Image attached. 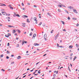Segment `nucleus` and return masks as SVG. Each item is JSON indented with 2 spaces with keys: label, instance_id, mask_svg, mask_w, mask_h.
Wrapping results in <instances>:
<instances>
[{
  "label": "nucleus",
  "instance_id": "10",
  "mask_svg": "<svg viewBox=\"0 0 79 79\" xmlns=\"http://www.w3.org/2000/svg\"><path fill=\"white\" fill-rule=\"evenodd\" d=\"M21 57L20 56H19L17 57V59H18V60H19L20 59H21Z\"/></svg>",
  "mask_w": 79,
  "mask_h": 79
},
{
  "label": "nucleus",
  "instance_id": "30",
  "mask_svg": "<svg viewBox=\"0 0 79 79\" xmlns=\"http://www.w3.org/2000/svg\"><path fill=\"white\" fill-rule=\"evenodd\" d=\"M42 24V22H40L39 24V26H40Z\"/></svg>",
  "mask_w": 79,
  "mask_h": 79
},
{
  "label": "nucleus",
  "instance_id": "12",
  "mask_svg": "<svg viewBox=\"0 0 79 79\" xmlns=\"http://www.w3.org/2000/svg\"><path fill=\"white\" fill-rule=\"evenodd\" d=\"M16 32V31H15V30H12V33L13 34H15V32Z\"/></svg>",
  "mask_w": 79,
  "mask_h": 79
},
{
  "label": "nucleus",
  "instance_id": "20",
  "mask_svg": "<svg viewBox=\"0 0 79 79\" xmlns=\"http://www.w3.org/2000/svg\"><path fill=\"white\" fill-rule=\"evenodd\" d=\"M72 19H73V20H77V19L75 18H73Z\"/></svg>",
  "mask_w": 79,
  "mask_h": 79
},
{
  "label": "nucleus",
  "instance_id": "34",
  "mask_svg": "<svg viewBox=\"0 0 79 79\" xmlns=\"http://www.w3.org/2000/svg\"><path fill=\"white\" fill-rule=\"evenodd\" d=\"M67 19L68 20H70V17H68Z\"/></svg>",
  "mask_w": 79,
  "mask_h": 79
},
{
  "label": "nucleus",
  "instance_id": "25",
  "mask_svg": "<svg viewBox=\"0 0 79 79\" xmlns=\"http://www.w3.org/2000/svg\"><path fill=\"white\" fill-rule=\"evenodd\" d=\"M64 11H65V12H66V13H68V14H69V13H68V11L66 10H64Z\"/></svg>",
  "mask_w": 79,
  "mask_h": 79
},
{
  "label": "nucleus",
  "instance_id": "46",
  "mask_svg": "<svg viewBox=\"0 0 79 79\" xmlns=\"http://www.w3.org/2000/svg\"><path fill=\"white\" fill-rule=\"evenodd\" d=\"M74 31H75V32H77V30L76 29H75L74 30Z\"/></svg>",
  "mask_w": 79,
  "mask_h": 79
},
{
  "label": "nucleus",
  "instance_id": "16",
  "mask_svg": "<svg viewBox=\"0 0 79 79\" xmlns=\"http://www.w3.org/2000/svg\"><path fill=\"white\" fill-rule=\"evenodd\" d=\"M58 7H60V8H61V7H62V5H58Z\"/></svg>",
  "mask_w": 79,
  "mask_h": 79
},
{
  "label": "nucleus",
  "instance_id": "9",
  "mask_svg": "<svg viewBox=\"0 0 79 79\" xmlns=\"http://www.w3.org/2000/svg\"><path fill=\"white\" fill-rule=\"evenodd\" d=\"M68 8L69 9H73L74 8V7H71V6H68Z\"/></svg>",
  "mask_w": 79,
  "mask_h": 79
},
{
  "label": "nucleus",
  "instance_id": "24",
  "mask_svg": "<svg viewBox=\"0 0 79 79\" xmlns=\"http://www.w3.org/2000/svg\"><path fill=\"white\" fill-rule=\"evenodd\" d=\"M76 47H77V48H79V46L78 45H77V44H76Z\"/></svg>",
  "mask_w": 79,
  "mask_h": 79
},
{
  "label": "nucleus",
  "instance_id": "5",
  "mask_svg": "<svg viewBox=\"0 0 79 79\" xmlns=\"http://www.w3.org/2000/svg\"><path fill=\"white\" fill-rule=\"evenodd\" d=\"M22 17L23 18H24V19H25L26 18H28V16H27L26 15H23L22 16Z\"/></svg>",
  "mask_w": 79,
  "mask_h": 79
},
{
  "label": "nucleus",
  "instance_id": "33",
  "mask_svg": "<svg viewBox=\"0 0 79 79\" xmlns=\"http://www.w3.org/2000/svg\"><path fill=\"white\" fill-rule=\"evenodd\" d=\"M53 32V30H52L51 31V33L52 34Z\"/></svg>",
  "mask_w": 79,
  "mask_h": 79
},
{
  "label": "nucleus",
  "instance_id": "17",
  "mask_svg": "<svg viewBox=\"0 0 79 79\" xmlns=\"http://www.w3.org/2000/svg\"><path fill=\"white\" fill-rule=\"evenodd\" d=\"M77 58V57L76 56H75L74 57V58H73V61H74V60H76V58Z\"/></svg>",
  "mask_w": 79,
  "mask_h": 79
},
{
  "label": "nucleus",
  "instance_id": "6",
  "mask_svg": "<svg viewBox=\"0 0 79 79\" xmlns=\"http://www.w3.org/2000/svg\"><path fill=\"white\" fill-rule=\"evenodd\" d=\"M35 37H36V34H35L33 35V37L32 38V39H35Z\"/></svg>",
  "mask_w": 79,
  "mask_h": 79
},
{
  "label": "nucleus",
  "instance_id": "31",
  "mask_svg": "<svg viewBox=\"0 0 79 79\" xmlns=\"http://www.w3.org/2000/svg\"><path fill=\"white\" fill-rule=\"evenodd\" d=\"M58 11L59 12H61V10L59 9L58 10Z\"/></svg>",
  "mask_w": 79,
  "mask_h": 79
},
{
  "label": "nucleus",
  "instance_id": "41",
  "mask_svg": "<svg viewBox=\"0 0 79 79\" xmlns=\"http://www.w3.org/2000/svg\"><path fill=\"white\" fill-rule=\"evenodd\" d=\"M7 46L8 47V46H10V43H8L7 44Z\"/></svg>",
  "mask_w": 79,
  "mask_h": 79
},
{
  "label": "nucleus",
  "instance_id": "38",
  "mask_svg": "<svg viewBox=\"0 0 79 79\" xmlns=\"http://www.w3.org/2000/svg\"><path fill=\"white\" fill-rule=\"evenodd\" d=\"M47 14L48 15H49V16H51V15L49 14V13H47Z\"/></svg>",
  "mask_w": 79,
  "mask_h": 79
},
{
  "label": "nucleus",
  "instance_id": "58",
  "mask_svg": "<svg viewBox=\"0 0 79 79\" xmlns=\"http://www.w3.org/2000/svg\"><path fill=\"white\" fill-rule=\"evenodd\" d=\"M63 31H65V32H66V30H65L64 29L63 30Z\"/></svg>",
  "mask_w": 79,
  "mask_h": 79
},
{
  "label": "nucleus",
  "instance_id": "3",
  "mask_svg": "<svg viewBox=\"0 0 79 79\" xmlns=\"http://www.w3.org/2000/svg\"><path fill=\"white\" fill-rule=\"evenodd\" d=\"M33 19H34V21H36L35 23L37 24V18L36 17H34Z\"/></svg>",
  "mask_w": 79,
  "mask_h": 79
},
{
  "label": "nucleus",
  "instance_id": "21",
  "mask_svg": "<svg viewBox=\"0 0 79 79\" xmlns=\"http://www.w3.org/2000/svg\"><path fill=\"white\" fill-rule=\"evenodd\" d=\"M27 23H30V21L29 20V19H27Z\"/></svg>",
  "mask_w": 79,
  "mask_h": 79
},
{
  "label": "nucleus",
  "instance_id": "49",
  "mask_svg": "<svg viewBox=\"0 0 79 79\" xmlns=\"http://www.w3.org/2000/svg\"><path fill=\"white\" fill-rule=\"evenodd\" d=\"M1 70L2 71H3V72H4V71H5V70H4V69H2Z\"/></svg>",
  "mask_w": 79,
  "mask_h": 79
},
{
  "label": "nucleus",
  "instance_id": "51",
  "mask_svg": "<svg viewBox=\"0 0 79 79\" xmlns=\"http://www.w3.org/2000/svg\"><path fill=\"white\" fill-rule=\"evenodd\" d=\"M39 63H40V62H39L38 63H37L36 64V65H37V64H39Z\"/></svg>",
  "mask_w": 79,
  "mask_h": 79
},
{
  "label": "nucleus",
  "instance_id": "36",
  "mask_svg": "<svg viewBox=\"0 0 79 79\" xmlns=\"http://www.w3.org/2000/svg\"><path fill=\"white\" fill-rule=\"evenodd\" d=\"M27 41H23V43H24V44H27Z\"/></svg>",
  "mask_w": 79,
  "mask_h": 79
},
{
  "label": "nucleus",
  "instance_id": "2",
  "mask_svg": "<svg viewBox=\"0 0 79 79\" xmlns=\"http://www.w3.org/2000/svg\"><path fill=\"white\" fill-rule=\"evenodd\" d=\"M6 19H7L9 22L10 21V17H6Z\"/></svg>",
  "mask_w": 79,
  "mask_h": 79
},
{
  "label": "nucleus",
  "instance_id": "11",
  "mask_svg": "<svg viewBox=\"0 0 79 79\" xmlns=\"http://www.w3.org/2000/svg\"><path fill=\"white\" fill-rule=\"evenodd\" d=\"M60 22L62 24H63V25H64V21L61 20Z\"/></svg>",
  "mask_w": 79,
  "mask_h": 79
},
{
  "label": "nucleus",
  "instance_id": "48",
  "mask_svg": "<svg viewBox=\"0 0 79 79\" xmlns=\"http://www.w3.org/2000/svg\"><path fill=\"white\" fill-rule=\"evenodd\" d=\"M30 36H31L32 35V33H31L30 34H29Z\"/></svg>",
  "mask_w": 79,
  "mask_h": 79
},
{
  "label": "nucleus",
  "instance_id": "37",
  "mask_svg": "<svg viewBox=\"0 0 79 79\" xmlns=\"http://www.w3.org/2000/svg\"><path fill=\"white\" fill-rule=\"evenodd\" d=\"M17 31L19 33H20V32H21V31L20 30H17Z\"/></svg>",
  "mask_w": 79,
  "mask_h": 79
},
{
  "label": "nucleus",
  "instance_id": "27",
  "mask_svg": "<svg viewBox=\"0 0 79 79\" xmlns=\"http://www.w3.org/2000/svg\"><path fill=\"white\" fill-rule=\"evenodd\" d=\"M3 56V54H2L1 56H0V58H2Z\"/></svg>",
  "mask_w": 79,
  "mask_h": 79
},
{
  "label": "nucleus",
  "instance_id": "57",
  "mask_svg": "<svg viewBox=\"0 0 79 79\" xmlns=\"http://www.w3.org/2000/svg\"><path fill=\"white\" fill-rule=\"evenodd\" d=\"M79 25V24H78V23H77V24L76 26H78Z\"/></svg>",
  "mask_w": 79,
  "mask_h": 79
},
{
  "label": "nucleus",
  "instance_id": "7",
  "mask_svg": "<svg viewBox=\"0 0 79 79\" xmlns=\"http://www.w3.org/2000/svg\"><path fill=\"white\" fill-rule=\"evenodd\" d=\"M11 5H10L9 6H9V7L11 9V10H13V7L11 6Z\"/></svg>",
  "mask_w": 79,
  "mask_h": 79
},
{
  "label": "nucleus",
  "instance_id": "59",
  "mask_svg": "<svg viewBox=\"0 0 79 79\" xmlns=\"http://www.w3.org/2000/svg\"><path fill=\"white\" fill-rule=\"evenodd\" d=\"M22 9L23 10H25V8H23Z\"/></svg>",
  "mask_w": 79,
  "mask_h": 79
},
{
  "label": "nucleus",
  "instance_id": "62",
  "mask_svg": "<svg viewBox=\"0 0 79 79\" xmlns=\"http://www.w3.org/2000/svg\"><path fill=\"white\" fill-rule=\"evenodd\" d=\"M11 56H12V57H13V56H14V55H11Z\"/></svg>",
  "mask_w": 79,
  "mask_h": 79
},
{
  "label": "nucleus",
  "instance_id": "63",
  "mask_svg": "<svg viewBox=\"0 0 79 79\" xmlns=\"http://www.w3.org/2000/svg\"><path fill=\"white\" fill-rule=\"evenodd\" d=\"M19 39V38H18V37L16 38V40H18Z\"/></svg>",
  "mask_w": 79,
  "mask_h": 79
},
{
  "label": "nucleus",
  "instance_id": "32",
  "mask_svg": "<svg viewBox=\"0 0 79 79\" xmlns=\"http://www.w3.org/2000/svg\"><path fill=\"white\" fill-rule=\"evenodd\" d=\"M11 35V34L10 33H8L7 36H10Z\"/></svg>",
  "mask_w": 79,
  "mask_h": 79
},
{
  "label": "nucleus",
  "instance_id": "4",
  "mask_svg": "<svg viewBox=\"0 0 79 79\" xmlns=\"http://www.w3.org/2000/svg\"><path fill=\"white\" fill-rule=\"evenodd\" d=\"M73 11L75 13H76V14H77L78 12L77 11V10L76 9H73Z\"/></svg>",
  "mask_w": 79,
  "mask_h": 79
},
{
  "label": "nucleus",
  "instance_id": "52",
  "mask_svg": "<svg viewBox=\"0 0 79 79\" xmlns=\"http://www.w3.org/2000/svg\"><path fill=\"white\" fill-rule=\"evenodd\" d=\"M5 36L6 37H8V38L9 37V36H6V35H5Z\"/></svg>",
  "mask_w": 79,
  "mask_h": 79
},
{
  "label": "nucleus",
  "instance_id": "18",
  "mask_svg": "<svg viewBox=\"0 0 79 79\" xmlns=\"http://www.w3.org/2000/svg\"><path fill=\"white\" fill-rule=\"evenodd\" d=\"M73 46L72 45H70L69 46V48H73Z\"/></svg>",
  "mask_w": 79,
  "mask_h": 79
},
{
  "label": "nucleus",
  "instance_id": "43",
  "mask_svg": "<svg viewBox=\"0 0 79 79\" xmlns=\"http://www.w3.org/2000/svg\"><path fill=\"white\" fill-rule=\"evenodd\" d=\"M16 14H15L14 15V17L16 16Z\"/></svg>",
  "mask_w": 79,
  "mask_h": 79
},
{
  "label": "nucleus",
  "instance_id": "22",
  "mask_svg": "<svg viewBox=\"0 0 79 79\" xmlns=\"http://www.w3.org/2000/svg\"><path fill=\"white\" fill-rule=\"evenodd\" d=\"M41 14H40L39 15V17L40 18V19L41 18Z\"/></svg>",
  "mask_w": 79,
  "mask_h": 79
},
{
  "label": "nucleus",
  "instance_id": "39",
  "mask_svg": "<svg viewBox=\"0 0 79 79\" xmlns=\"http://www.w3.org/2000/svg\"><path fill=\"white\" fill-rule=\"evenodd\" d=\"M59 34H60V33H58L56 35V36H57V37H58V36H59Z\"/></svg>",
  "mask_w": 79,
  "mask_h": 79
},
{
  "label": "nucleus",
  "instance_id": "40",
  "mask_svg": "<svg viewBox=\"0 0 79 79\" xmlns=\"http://www.w3.org/2000/svg\"><path fill=\"white\" fill-rule=\"evenodd\" d=\"M45 25V23H43L42 26H43V27H44Z\"/></svg>",
  "mask_w": 79,
  "mask_h": 79
},
{
  "label": "nucleus",
  "instance_id": "45",
  "mask_svg": "<svg viewBox=\"0 0 79 79\" xmlns=\"http://www.w3.org/2000/svg\"><path fill=\"white\" fill-rule=\"evenodd\" d=\"M53 77H55L56 76V74H54L53 75Z\"/></svg>",
  "mask_w": 79,
  "mask_h": 79
},
{
  "label": "nucleus",
  "instance_id": "54",
  "mask_svg": "<svg viewBox=\"0 0 79 79\" xmlns=\"http://www.w3.org/2000/svg\"><path fill=\"white\" fill-rule=\"evenodd\" d=\"M59 47H60V48H63V46H59Z\"/></svg>",
  "mask_w": 79,
  "mask_h": 79
},
{
  "label": "nucleus",
  "instance_id": "15",
  "mask_svg": "<svg viewBox=\"0 0 79 79\" xmlns=\"http://www.w3.org/2000/svg\"><path fill=\"white\" fill-rule=\"evenodd\" d=\"M8 27H13L10 25H8Z\"/></svg>",
  "mask_w": 79,
  "mask_h": 79
},
{
  "label": "nucleus",
  "instance_id": "50",
  "mask_svg": "<svg viewBox=\"0 0 79 79\" xmlns=\"http://www.w3.org/2000/svg\"><path fill=\"white\" fill-rule=\"evenodd\" d=\"M33 6L34 7V8H37V6H36L35 5H34Z\"/></svg>",
  "mask_w": 79,
  "mask_h": 79
},
{
  "label": "nucleus",
  "instance_id": "60",
  "mask_svg": "<svg viewBox=\"0 0 79 79\" xmlns=\"http://www.w3.org/2000/svg\"><path fill=\"white\" fill-rule=\"evenodd\" d=\"M22 5L23 6H24V4L23 3H22Z\"/></svg>",
  "mask_w": 79,
  "mask_h": 79
},
{
  "label": "nucleus",
  "instance_id": "53",
  "mask_svg": "<svg viewBox=\"0 0 79 79\" xmlns=\"http://www.w3.org/2000/svg\"><path fill=\"white\" fill-rule=\"evenodd\" d=\"M24 41H22V45H24Z\"/></svg>",
  "mask_w": 79,
  "mask_h": 79
},
{
  "label": "nucleus",
  "instance_id": "23",
  "mask_svg": "<svg viewBox=\"0 0 79 79\" xmlns=\"http://www.w3.org/2000/svg\"><path fill=\"white\" fill-rule=\"evenodd\" d=\"M0 6H6V5L5 4H3L2 5H1Z\"/></svg>",
  "mask_w": 79,
  "mask_h": 79
},
{
  "label": "nucleus",
  "instance_id": "14",
  "mask_svg": "<svg viewBox=\"0 0 79 79\" xmlns=\"http://www.w3.org/2000/svg\"><path fill=\"white\" fill-rule=\"evenodd\" d=\"M58 36H57L56 35L55 38H54V40H56V39H57V38H58Z\"/></svg>",
  "mask_w": 79,
  "mask_h": 79
},
{
  "label": "nucleus",
  "instance_id": "8",
  "mask_svg": "<svg viewBox=\"0 0 79 79\" xmlns=\"http://www.w3.org/2000/svg\"><path fill=\"white\" fill-rule=\"evenodd\" d=\"M44 37L45 40H47V35L45 34L44 35Z\"/></svg>",
  "mask_w": 79,
  "mask_h": 79
},
{
  "label": "nucleus",
  "instance_id": "55",
  "mask_svg": "<svg viewBox=\"0 0 79 79\" xmlns=\"http://www.w3.org/2000/svg\"><path fill=\"white\" fill-rule=\"evenodd\" d=\"M70 60H72V59H73V58H72V57H70Z\"/></svg>",
  "mask_w": 79,
  "mask_h": 79
},
{
  "label": "nucleus",
  "instance_id": "26",
  "mask_svg": "<svg viewBox=\"0 0 79 79\" xmlns=\"http://www.w3.org/2000/svg\"><path fill=\"white\" fill-rule=\"evenodd\" d=\"M16 16H18V17H20V16L18 14L16 15Z\"/></svg>",
  "mask_w": 79,
  "mask_h": 79
},
{
  "label": "nucleus",
  "instance_id": "47",
  "mask_svg": "<svg viewBox=\"0 0 79 79\" xmlns=\"http://www.w3.org/2000/svg\"><path fill=\"white\" fill-rule=\"evenodd\" d=\"M14 63H15V62H12L11 63V64H14Z\"/></svg>",
  "mask_w": 79,
  "mask_h": 79
},
{
  "label": "nucleus",
  "instance_id": "29",
  "mask_svg": "<svg viewBox=\"0 0 79 79\" xmlns=\"http://www.w3.org/2000/svg\"><path fill=\"white\" fill-rule=\"evenodd\" d=\"M40 71H41V70H40L38 72V73H39V74H40Z\"/></svg>",
  "mask_w": 79,
  "mask_h": 79
},
{
  "label": "nucleus",
  "instance_id": "61",
  "mask_svg": "<svg viewBox=\"0 0 79 79\" xmlns=\"http://www.w3.org/2000/svg\"><path fill=\"white\" fill-rule=\"evenodd\" d=\"M26 75H25L23 77V78H24V77H26Z\"/></svg>",
  "mask_w": 79,
  "mask_h": 79
},
{
  "label": "nucleus",
  "instance_id": "56",
  "mask_svg": "<svg viewBox=\"0 0 79 79\" xmlns=\"http://www.w3.org/2000/svg\"><path fill=\"white\" fill-rule=\"evenodd\" d=\"M27 5H30V3H27Z\"/></svg>",
  "mask_w": 79,
  "mask_h": 79
},
{
  "label": "nucleus",
  "instance_id": "42",
  "mask_svg": "<svg viewBox=\"0 0 79 79\" xmlns=\"http://www.w3.org/2000/svg\"><path fill=\"white\" fill-rule=\"evenodd\" d=\"M9 56H7L6 57V59H9Z\"/></svg>",
  "mask_w": 79,
  "mask_h": 79
},
{
  "label": "nucleus",
  "instance_id": "28",
  "mask_svg": "<svg viewBox=\"0 0 79 79\" xmlns=\"http://www.w3.org/2000/svg\"><path fill=\"white\" fill-rule=\"evenodd\" d=\"M61 5H62V6H63V7L66 8V6H64V5H63V4H61Z\"/></svg>",
  "mask_w": 79,
  "mask_h": 79
},
{
  "label": "nucleus",
  "instance_id": "1",
  "mask_svg": "<svg viewBox=\"0 0 79 79\" xmlns=\"http://www.w3.org/2000/svg\"><path fill=\"white\" fill-rule=\"evenodd\" d=\"M2 13L3 15H6V16H10V14H6V13H5V12H2Z\"/></svg>",
  "mask_w": 79,
  "mask_h": 79
},
{
  "label": "nucleus",
  "instance_id": "44",
  "mask_svg": "<svg viewBox=\"0 0 79 79\" xmlns=\"http://www.w3.org/2000/svg\"><path fill=\"white\" fill-rule=\"evenodd\" d=\"M7 54L10 53V52H9V51H7Z\"/></svg>",
  "mask_w": 79,
  "mask_h": 79
},
{
  "label": "nucleus",
  "instance_id": "13",
  "mask_svg": "<svg viewBox=\"0 0 79 79\" xmlns=\"http://www.w3.org/2000/svg\"><path fill=\"white\" fill-rule=\"evenodd\" d=\"M34 45H35V46H37L39 45V44L37 43H35L34 44Z\"/></svg>",
  "mask_w": 79,
  "mask_h": 79
},
{
  "label": "nucleus",
  "instance_id": "64",
  "mask_svg": "<svg viewBox=\"0 0 79 79\" xmlns=\"http://www.w3.org/2000/svg\"><path fill=\"white\" fill-rule=\"evenodd\" d=\"M73 55V53H72L70 54V56H72Z\"/></svg>",
  "mask_w": 79,
  "mask_h": 79
},
{
  "label": "nucleus",
  "instance_id": "19",
  "mask_svg": "<svg viewBox=\"0 0 79 79\" xmlns=\"http://www.w3.org/2000/svg\"><path fill=\"white\" fill-rule=\"evenodd\" d=\"M22 26H24V25H26V23H22Z\"/></svg>",
  "mask_w": 79,
  "mask_h": 79
},
{
  "label": "nucleus",
  "instance_id": "35",
  "mask_svg": "<svg viewBox=\"0 0 79 79\" xmlns=\"http://www.w3.org/2000/svg\"><path fill=\"white\" fill-rule=\"evenodd\" d=\"M57 47H60L59 44H57Z\"/></svg>",
  "mask_w": 79,
  "mask_h": 79
}]
</instances>
